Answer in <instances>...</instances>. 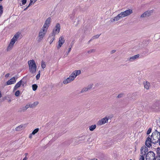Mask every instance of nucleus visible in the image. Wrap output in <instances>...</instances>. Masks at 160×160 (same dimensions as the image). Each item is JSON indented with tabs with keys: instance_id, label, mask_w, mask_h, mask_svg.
I'll return each mask as SVG.
<instances>
[{
	"instance_id": "4468645a",
	"label": "nucleus",
	"mask_w": 160,
	"mask_h": 160,
	"mask_svg": "<svg viewBox=\"0 0 160 160\" xmlns=\"http://www.w3.org/2000/svg\"><path fill=\"white\" fill-rule=\"evenodd\" d=\"M152 12V11H148L143 13L141 16V18H144L149 16Z\"/></svg>"
},
{
	"instance_id": "7ed1b4c3",
	"label": "nucleus",
	"mask_w": 160,
	"mask_h": 160,
	"mask_svg": "<svg viewBox=\"0 0 160 160\" xmlns=\"http://www.w3.org/2000/svg\"><path fill=\"white\" fill-rule=\"evenodd\" d=\"M30 72L32 74L35 73L37 70V66L34 60L33 59L28 62Z\"/></svg>"
},
{
	"instance_id": "37998d69",
	"label": "nucleus",
	"mask_w": 160,
	"mask_h": 160,
	"mask_svg": "<svg viewBox=\"0 0 160 160\" xmlns=\"http://www.w3.org/2000/svg\"><path fill=\"white\" fill-rule=\"evenodd\" d=\"M9 73H7V74L6 75H5V77H8L9 76Z\"/></svg>"
},
{
	"instance_id": "f257e3e1",
	"label": "nucleus",
	"mask_w": 160,
	"mask_h": 160,
	"mask_svg": "<svg viewBox=\"0 0 160 160\" xmlns=\"http://www.w3.org/2000/svg\"><path fill=\"white\" fill-rule=\"evenodd\" d=\"M50 22L51 18H48L45 21L42 28L39 32L38 37L40 39H42L44 36Z\"/></svg>"
},
{
	"instance_id": "412c9836",
	"label": "nucleus",
	"mask_w": 160,
	"mask_h": 160,
	"mask_svg": "<svg viewBox=\"0 0 160 160\" xmlns=\"http://www.w3.org/2000/svg\"><path fill=\"white\" fill-rule=\"evenodd\" d=\"M70 76L68 78L64 80L63 81V83L64 84H67L68 83L70 82Z\"/></svg>"
},
{
	"instance_id": "f8f14e48",
	"label": "nucleus",
	"mask_w": 160,
	"mask_h": 160,
	"mask_svg": "<svg viewBox=\"0 0 160 160\" xmlns=\"http://www.w3.org/2000/svg\"><path fill=\"white\" fill-rule=\"evenodd\" d=\"M152 139L151 138L148 137L145 142V145L148 147L150 148L152 146V144L153 143L152 142Z\"/></svg>"
},
{
	"instance_id": "473e14b6",
	"label": "nucleus",
	"mask_w": 160,
	"mask_h": 160,
	"mask_svg": "<svg viewBox=\"0 0 160 160\" xmlns=\"http://www.w3.org/2000/svg\"><path fill=\"white\" fill-rule=\"evenodd\" d=\"M38 74L37 75L36 78L37 80H38L39 79L40 77V71H39L38 72Z\"/></svg>"
},
{
	"instance_id": "9d476101",
	"label": "nucleus",
	"mask_w": 160,
	"mask_h": 160,
	"mask_svg": "<svg viewBox=\"0 0 160 160\" xmlns=\"http://www.w3.org/2000/svg\"><path fill=\"white\" fill-rule=\"evenodd\" d=\"M65 41L64 38L63 36H61L58 42V44L57 46V48L58 49H59L64 43Z\"/></svg>"
},
{
	"instance_id": "09e8293b",
	"label": "nucleus",
	"mask_w": 160,
	"mask_h": 160,
	"mask_svg": "<svg viewBox=\"0 0 160 160\" xmlns=\"http://www.w3.org/2000/svg\"><path fill=\"white\" fill-rule=\"evenodd\" d=\"M115 50H114V52H115Z\"/></svg>"
},
{
	"instance_id": "2eb2a0df",
	"label": "nucleus",
	"mask_w": 160,
	"mask_h": 160,
	"mask_svg": "<svg viewBox=\"0 0 160 160\" xmlns=\"http://www.w3.org/2000/svg\"><path fill=\"white\" fill-rule=\"evenodd\" d=\"M139 57V54H137L133 56L128 58V60L130 62H133L136 59L138 58Z\"/></svg>"
},
{
	"instance_id": "bb28decb",
	"label": "nucleus",
	"mask_w": 160,
	"mask_h": 160,
	"mask_svg": "<svg viewBox=\"0 0 160 160\" xmlns=\"http://www.w3.org/2000/svg\"><path fill=\"white\" fill-rule=\"evenodd\" d=\"M23 127V125H20L18 127H17L15 128L16 131H18L20 130Z\"/></svg>"
},
{
	"instance_id": "72a5a7b5",
	"label": "nucleus",
	"mask_w": 160,
	"mask_h": 160,
	"mask_svg": "<svg viewBox=\"0 0 160 160\" xmlns=\"http://www.w3.org/2000/svg\"><path fill=\"white\" fill-rule=\"evenodd\" d=\"M30 105H31V104H29V105L27 104V105H26V106H25V107H24L23 110H27L29 107L30 108Z\"/></svg>"
},
{
	"instance_id": "ea45409f",
	"label": "nucleus",
	"mask_w": 160,
	"mask_h": 160,
	"mask_svg": "<svg viewBox=\"0 0 160 160\" xmlns=\"http://www.w3.org/2000/svg\"><path fill=\"white\" fill-rule=\"evenodd\" d=\"M22 5H25L26 3V0H22Z\"/></svg>"
},
{
	"instance_id": "79ce46f5",
	"label": "nucleus",
	"mask_w": 160,
	"mask_h": 160,
	"mask_svg": "<svg viewBox=\"0 0 160 160\" xmlns=\"http://www.w3.org/2000/svg\"><path fill=\"white\" fill-rule=\"evenodd\" d=\"M27 158L26 157V156L22 160H27Z\"/></svg>"
},
{
	"instance_id": "a18cd8bd",
	"label": "nucleus",
	"mask_w": 160,
	"mask_h": 160,
	"mask_svg": "<svg viewBox=\"0 0 160 160\" xmlns=\"http://www.w3.org/2000/svg\"><path fill=\"white\" fill-rule=\"evenodd\" d=\"M92 160H98L94 158V159H92Z\"/></svg>"
},
{
	"instance_id": "1a4fd4ad",
	"label": "nucleus",
	"mask_w": 160,
	"mask_h": 160,
	"mask_svg": "<svg viewBox=\"0 0 160 160\" xmlns=\"http://www.w3.org/2000/svg\"><path fill=\"white\" fill-rule=\"evenodd\" d=\"M60 26L59 23L56 24L55 28L53 30L52 35L55 36L56 34L58 33L60 31Z\"/></svg>"
},
{
	"instance_id": "58836bf2",
	"label": "nucleus",
	"mask_w": 160,
	"mask_h": 160,
	"mask_svg": "<svg viewBox=\"0 0 160 160\" xmlns=\"http://www.w3.org/2000/svg\"><path fill=\"white\" fill-rule=\"evenodd\" d=\"M123 96V94L122 93H121L118 95L117 96L118 98H121Z\"/></svg>"
},
{
	"instance_id": "ddd939ff",
	"label": "nucleus",
	"mask_w": 160,
	"mask_h": 160,
	"mask_svg": "<svg viewBox=\"0 0 160 160\" xmlns=\"http://www.w3.org/2000/svg\"><path fill=\"white\" fill-rule=\"evenodd\" d=\"M16 79L14 77L12 78L7 82V84L9 85L14 83L16 82Z\"/></svg>"
},
{
	"instance_id": "e433bc0d",
	"label": "nucleus",
	"mask_w": 160,
	"mask_h": 160,
	"mask_svg": "<svg viewBox=\"0 0 160 160\" xmlns=\"http://www.w3.org/2000/svg\"><path fill=\"white\" fill-rule=\"evenodd\" d=\"M151 130H152V129L151 128H149L148 129V131H147V134H149L151 133Z\"/></svg>"
},
{
	"instance_id": "49530a36",
	"label": "nucleus",
	"mask_w": 160,
	"mask_h": 160,
	"mask_svg": "<svg viewBox=\"0 0 160 160\" xmlns=\"http://www.w3.org/2000/svg\"><path fill=\"white\" fill-rule=\"evenodd\" d=\"M159 141V144L160 145V138Z\"/></svg>"
},
{
	"instance_id": "6e6552de",
	"label": "nucleus",
	"mask_w": 160,
	"mask_h": 160,
	"mask_svg": "<svg viewBox=\"0 0 160 160\" xmlns=\"http://www.w3.org/2000/svg\"><path fill=\"white\" fill-rule=\"evenodd\" d=\"M81 72L80 70H75L71 74V81L73 80L76 77L81 73Z\"/></svg>"
},
{
	"instance_id": "a878e982",
	"label": "nucleus",
	"mask_w": 160,
	"mask_h": 160,
	"mask_svg": "<svg viewBox=\"0 0 160 160\" xmlns=\"http://www.w3.org/2000/svg\"><path fill=\"white\" fill-rule=\"evenodd\" d=\"M37 88L38 86L36 84H33L32 85V90L33 91H35L36 90V89Z\"/></svg>"
},
{
	"instance_id": "393cba45",
	"label": "nucleus",
	"mask_w": 160,
	"mask_h": 160,
	"mask_svg": "<svg viewBox=\"0 0 160 160\" xmlns=\"http://www.w3.org/2000/svg\"><path fill=\"white\" fill-rule=\"evenodd\" d=\"M88 91V89L86 87L83 88L81 90L80 92L82 93L87 92Z\"/></svg>"
},
{
	"instance_id": "cd10ccee",
	"label": "nucleus",
	"mask_w": 160,
	"mask_h": 160,
	"mask_svg": "<svg viewBox=\"0 0 160 160\" xmlns=\"http://www.w3.org/2000/svg\"><path fill=\"white\" fill-rule=\"evenodd\" d=\"M39 131V129L38 128H37L34 129L32 132V134L34 135L36 133H37Z\"/></svg>"
},
{
	"instance_id": "c756f323",
	"label": "nucleus",
	"mask_w": 160,
	"mask_h": 160,
	"mask_svg": "<svg viewBox=\"0 0 160 160\" xmlns=\"http://www.w3.org/2000/svg\"><path fill=\"white\" fill-rule=\"evenodd\" d=\"M156 152L158 156H160V148H157Z\"/></svg>"
},
{
	"instance_id": "6ab92c4d",
	"label": "nucleus",
	"mask_w": 160,
	"mask_h": 160,
	"mask_svg": "<svg viewBox=\"0 0 160 160\" xmlns=\"http://www.w3.org/2000/svg\"><path fill=\"white\" fill-rule=\"evenodd\" d=\"M38 102H34L33 104H31L30 108H33L36 107L37 105H38Z\"/></svg>"
},
{
	"instance_id": "39448f33",
	"label": "nucleus",
	"mask_w": 160,
	"mask_h": 160,
	"mask_svg": "<svg viewBox=\"0 0 160 160\" xmlns=\"http://www.w3.org/2000/svg\"><path fill=\"white\" fill-rule=\"evenodd\" d=\"M153 143H156L159 141L160 138V133L157 131H155L152 134L151 136Z\"/></svg>"
},
{
	"instance_id": "c03bdc74",
	"label": "nucleus",
	"mask_w": 160,
	"mask_h": 160,
	"mask_svg": "<svg viewBox=\"0 0 160 160\" xmlns=\"http://www.w3.org/2000/svg\"><path fill=\"white\" fill-rule=\"evenodd\" d=\"M68 52H69L70 51V48H68Z\"/></svg>"
},
{
	"instance_id": "9b49d317",
	"label": "nucleus",
	"mask_w": 160,
	"mask_h": 160,
	"mask_svg": "<svg viewBox=\"0 0 160 160\" xmlns=\"http://www.w3.org/2000/svg\"><path fill=\"white\" fill-rule=\"evenodd\" d=\"M22 82H22V80L18 82L14 87L13 91H16L17 89L21 85H22L23 86H24V84Z\"/></svg>"
},
{
	"instance_id": "dca6fc26",
	"label": "nucleus",
	"mask_w": 160,
	"mask_h": 160,
	"mask_svg": "<svg viewBox=\"0 0 160 160\" xmlns=\"http://www.w3.org/2000/svg\"><path fill=\"white\" fill-rule=\"evenodd\" d=\"M144 88L147 89H148L150 87V84L149 82L145 81L143 82Z\"/></svg>"
},
{
	"instance_id": "c9c22d12",
	"label": "nucleus",
	"mask_w": 160,
	"mask_h": 160,
	"mask_svg": "<svg viewBox=\"0 0 160 160\" xmlns=\"http://www.w3.org/2000/svg\"><path fill=\"white\" fill-rule=\"evenodd\" d=\"M37 0H30V4L32 5V4H34Z\"/></svg>"
},
{
	"instance_id": "f704fd0d",
	"label": "nucleus",
	"mask_w": 160,
	"mask_h": 160,
	"mask_svg": "<svg viewBox=\"0 0 160 160\" xmlns=\"http://www.w3.org/2000/svg\"><path fill=\"white\" fill-rule=\"evenodd\" d=\"M20 94V92L19 90H17L15 93V95L17 96H18Z\"/></svg>"
},
{
	"instance_id": "a211bd4d",
	"label": "nucleus",
	"mask_w": 160,
	"mask_h": 160,
	"mask_svg": "<svg viewBox=\"0 0 160 160\" xmlns=\"http://www.w3.org/2000/svg\"><path fill=\"white\" fill-rule=\"evenodd\" d=\"M96 125H93L89 127V130L91 131H93L96 128Z\"/></svg>"
},
{
	"instance_id": "a19ab883",
	"label": "nucleus",
	"mask_w": 160,
	"mask_h": 160,
	"mask_svg": "<svg viewBox=\"0 0 160 160\" xmlns=\"http://www.w3.org/2000/svg\"><path fill=\"white\" fill-rule=\"evenodd\" d=\"M31 5V4H30V3H29V5H28V6L26 8H25L24 9V10H26Z\"/></svg>"
},
{
	"instance_id": "f3484780",
	"label": "nucleus",
	"mask_w": 160,
	"mask_h": 160,
	"mask_svg": "<svg viewBox=\"0 0 160 160\" xmlns=\"http://www.w3.org/2000/svg\"><path fill=\"white\" fill-rule=\"evenodd\" d=\"M147 149L145 147H142L141 149V154L144 155L146 153V151L147 150Z\"/></svg>"
},
{
	"instance_id": "7c9ffc66",
	"label": "nucleus",
	"mask_w": 160,
	"mask_h": 160,
	"mask_svg": "<svg viewBox=\"0 0 160 160\" xmlns=\"http://www.w3.org/2000/svg\"><path fill=\"white\" fill-rule=\"evenodd\" d=\"M96 51L95 49H92L88 51V52L89 53H91L93 52H94Z\"/></svg>"
},
{
	"instance_id": "3c124183",
	"label": "nucleus",
	"mask_w": 160,
	"mask_h": 160,
	"mask_svg": "<svg viewBox=\"0 0 160 160\" xmlns=\"http://www.w3.org/2000/svg\"><path fill=\"white\" fill-rule=\"evenodd\" d=\"M129 160H132V159H130Z\"/></svg>"
},
{
	"instance_id": "b1692460",
	"label": "nucleus",
	"mask_w": 160,
	"mask_h": 160,
	"mask_svg": "<svg viewBox=\"0 0 160 160\" xmlns=\"http://www.w3.org/2000/svg\"><path fill=\"white\" fill-rule=\"evenodd\" d=\"M86 136H82L79 138V141H82L86 139Z\"/></svg>"
},
{
	"instance_id": "20e7f679",
	"label": "nucleus",
	"mask_w": 160,
	"mask_h": 160,
	"mask_svg": "<svg viewBox=\"0 0 160 160\" xmlns=\"http://www.w3.org/2000/svg\"><path fill=\"white\" fill-rule=\"evenodd\" d=\"M20 35V33L18 32L14 35L13 38L11 40L7 48V50L9 51L11 50L15 42L19 38Z\"/></svg>"
},
{
	"instance_id": "f03ea898",
	"label": "nucleus",
	"mask_w": 160,
	"mask_h": 160,
	"mask_svg": "<svg viewBox=\"0 0 160 160\" xmlns=\"http://www.w3.org/2000/svg\"><path fill=\"white\" fill-rule=\"evenodd\" d=\"M132 12H133L132 9H129L126 10L124 12H122L121 13L118 14L117 16L114 17V18H111L110 21L112 22L117 21L121 18L129 15L132 14Z\"/></svg>"
},
{
	"instance_id": "4c0bfd02",
	"label": "nucleus",
	"mask_w": 160,
	"mask_h": 160,
	"mask_svg": "<svg viewBox=\"0 0 160 160\" xmlns=\"http://www.w3.org/2000/svg\"><path fill=\"white\" fill-rule=\"evenodd\" d=\"M139 160H144V157L142 155H141Z\"/></svg>"
},
{
	"instance_id": "423d86ee",
	"label": "nucleus",
	"mask_w": 160,
	"mask_h": 160,
	"mask_svg": "<svg viewBox=\"0 0 160 160\" xmlns=\"http://www.w3.org/2000/svg\"><path fill=\"white\" fill-rule=\"evenodd\" d=\"M155 154L153 152H148L146 156V160H155Z\"/></svg>"
},
{
	"instance_id": "4be33fe9",
	"label": "nucleus",
	"mask_w": 160,
	"mask_h": 160,
	"mask_svg": "<svg viewBox=\"0 0 160 160\" xmlns=\"http://www.w3.org/2000/svg\"><path fill=\"white\" fill-rule=\"evenodd\" d=\"M41 66L42 68L44 69L46 67V65L45 63V62L43 61H42L41 62Z\"/></svg>"
},
{
	"instance_id": "de8ad7c7",
	"label": "nucleus",
	"mask_w": 160,
	"mask_h": 160,
	"mask_svg": "<svg viewBox=\"0 0 160 160\" xmlns=\"http://www.w3.org/2000/svg\"><path fill=\"white\" fill-rule=\"evenodd\" d=\"M158 103L160 104V101L158 102Z\"/></svg>"
},
{
	"instance_id": "c85d7f7f",
	"label": "nucleus",
	"mask_w": 160,
	"mask_h": 160,
	"mask_svg": "<svg viewBox=\"0 0 160 160\" xmlns=\"http://www.w3.org/2000/svg\"><path fill=\"white\" fill-rule=\"evenodd\" d=\"M93 84H91L89 85L87 87H86L88 89V90L90 89L93 87Z\"/></svg>"
},
{
	"instance_id": "5701e85b",
	"label": "nucleus",
	"mask_w": 160,
	"mask_h": 160,
	"mask_svg": "<svg viewBox=\"0 0 160 160\" xmlns=\"http://www.w3.org/2000/svg\"><path fill=\"white\" fill-rule=\"evenodd\" d=\"M55 36H54L53 35H52L51 36H50L49 38H51V40L49 42L50 44L52 43L53 42V41L54 39Z\"/></svg>"
},
{
	"instance_id": "aec40b11",
	"label": "nucleus",
	"mask_w": 160,
	"mask_h": 160,
	"mask_svg": "<svg viewBox=\"0 0 160 160\" xmlns=\"http://www.w3.org/2000/svg\"><path fill=\"white\" fill-rule=\"evenodd\" d=\"M100 34H97L96 35H95L93 36V37H92L91 39L89 41H91L92 40H93L94 39H96L98 38L100 36Z\"/></svg>"
},
{
	"instance_id": "0eeeda50",
	"label": "nucleus",
	"mask_w": 160,
	"mask_h": 160,
	"mask_svg": "<svg viewBox=\"0 0 160 160\" xmlns=\"http://www.w3.org/2000/svg\"><path fill=\"white\" fill-rule=\"evenodd\" d=\"M109 119H110L109 117L106 116L99 120L97 123V124L98 125L101 126L108 123Z\"/></svg>"
},
{
	"instance_id": "2f4dec72",
	"label": "nucleus",
	"mask_w": 160,
	"mask_h": 160,
	"mask_svg": "<svg viewBox=\"0 0 160 160\" xmlns=\"http://www.w3.org/2000/svg\"><path fill=\"white\" fill-rule=\"evenodd\" d=\"M3 12V7L2 5H0V17Z\"/></svg>"
},
{
	"instance_id": "8fccbe9b",
	"label": "nucleus",
	"mask_w": 160,
	"mask_h": 160,
	"mask_svg": "<svg viewBox=\"0 0 160 160\" xmlns=\"http://www.w3.org/2000/svg\"><path fill=\"white\" fill-rule=\"evenodd\" d=\"M0 1H2V0H0Z\"/></svg>"
}]
</instances>
